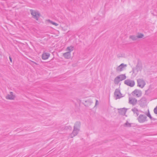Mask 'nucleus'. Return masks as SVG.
I'll list each match as a JSON object with an SVG mask.
<instances>
[{
	"mask_svg": "<svg viewBox=\"0 0 157 157\" xmlns=\"http://www.w3.org/2000/svg\"><path fill=\"white\" fill-rule=\"evenodd\" d=\"M85 103H83L84 105L86 107H88L91 104L93 103L92 101L90 99H89L85 101Z\"/></svg>",
	"mask_w": 157,
	"mask_h": 157,
	"instance_id": "obj_16",
	"label": "nucleus"
},
{
	"mask_svg": "<svg viewBox=\"0 0 157 157\" xmlns=\"http://www.w3.org/2000/svg\"><path fill=\"white\" fill-rule=\"evenodd\" d=\"M9 59H10V61L11 62H12V58H11V57L10 56H9Z\"/></svg>",
	"mask_w": 157,
	"mask_h": 157,
	"instance_id": "obj_31",
	"label": "nucleus"
},
{
	"mask_svg": "<svg viewBox=\"0 0 157 157\" xmlns=\"http://www.w3.org/2000/svg\"><path fill=\"white\" fill-rule=\"evenodd\" d=\"M127 64H125L123 63H121L116 68V70L117 71L119 72L123 71L127 67Z\"/></svg>",
	"mask_w": 157,
	"mask_h": 157,
	"instance_id": "obj_5",
	"label": "nucleus"
},
{
	"mask_svg": "<svg viewBox=\"0 0 157 157\" xmlns=\"http://www.w3.org/2000/svg\"><path fill=\"white\" fill-rule=\"evenodd\" d=\"M139 105L141 107H145L147 105V100L145 97H143L138 101Z\"/></svg>",
	"mask_w": 157,
	"mask_h": 157,
	"instance_id": "obj_2",
	"label": "nucleus"
},
{
	"mask_svg": "<svg viewBox=\"0 0 157 157\" xmlns=\"http://www.w3.org/2000/svg\"><path fill=\"white\" fill-rule=\"evenodd\" d=\"M123 126L124 127H131V124L129 123L128 121H127L124 124Z\"/></svg>",
	"mask_w": 157,
	"mask_h": 157,
	"instance_id": "obj_22",
	"label": "nucleus"
},
{
	"mask_svg": "<svg viewBox=\"0 0 157 157\" xmlns=\"http://www.w3.org/2000/svg\"><path fill=\"white\" fill-rule=\"evenodd\" d=\"M132 111L133 112L134 114H136L137 116H138L139 115V111L137 108L134 107L133 109H132Z\"/></svg>",
	"mask_w": 157,
	"mask_h": 157,
	"instance_id": "obj_19",
	"label": "nucleus"
},
{
	"mask_svg": "<svg viewBox=\"0 0 157 157\" xmlns=\"http://www.w3.org/2000/svg\"><path fill=\"white\" fill-rule=\"evenodd\" d=\"M80 130H77L75 128H74L73 131L71 134V138H73L75 136H76L78 133V132Z\"/></svg>",
	"mask_w": 157,
	"mask_h": 157,
	"instance_id": "obj_14",
	"label": "nucleus"
},
{
	"mask_svg": "<svg viewBox=\"0 0 157 157\" xmlns=\"http://www.w3.org/2000/svg\"><path fill=\"white\" fill-rule=\"evenodd\" d=\"M147 117L144 115L140 114L137 118L140 123H143L146 121Z\"/></svg>",
	"mask_w": 157,
	"mask_h": 157,
	"instance_id": "obj_6",
	"label": "nucleus"
},
{
	"mask_svg": "<svg viewBox=\"0 0 157 157\" xmlns=\"http://www.w3.org/2000/svg\"><path fill=\"white\" fill-rule=\"evenodd\" d=\"M147 91H148V90H146V92Z\"/></svg>",
	"mask_w": 157,
	"mask_h": 157,
	"instance_id": "obj_32",
	"label": "nucleus"
},
{
	"mask_svg": "<svg viewBox=\"0 0 157 157\" xmlns=\"http://www.w3.org/2000/svg\"><path fill=\"white\" fill-rule=\"evenodd\" d=\"M140 63V61L139 59H138V63L136 65L135 68L136 69V71L137 72L138 71H141L142 69V66L141 63Z\"/></svg>",
	"mask_w": 157,
	"mask_h": 157,
	"instance_id": "obj_9",
	"label": "nucleus"
},
{
	"mask_svg": "<svg viewBox=\"0 0 157 157\" xmlns=\"http://www.w3.org/2000/svg\"><path fill=\"white\" fill-rule=\"evenodd\" d=\"M13 92H10V94H8L6 96V98L7 99L13 100L15 98V96L13 94Z\"/></svg>",
	"mask_w": 157,
	"mask_h": 157,
	"instance_id": "obj_11",
	"label": "nucleus"
},
{
	"mask_svg": "<svg viewBox=\"0 0 157 157\" xmlns=\"http://www.w3.org/2000/svg\"><path fill=\"white\" fill-rule=\"evenodd\" d=\"M71 0V1H72V0Z\"/></svg>",
	"mask_w": 157,
	"mask_h": 157,
	"instance_id": "obj_33",
	"label": "nucleus"
},
{
	"mask_svg": "<svg viewBox=\"0 0 157 157\" xmlns=\"http://www.w3.org/2000/svg\"><path fill=\"white\" fill-rule=\"evenodd\" d=\"M81 126V123L79 121L76 122L74 124V128L80 130V128Z\"/></svg>",
	"mask_w": 157,
	"mask_h": 157,
	"instance_id": "obj_13",
	"label": "nucleus"
},
{
	"mask_svg": "<svg viewBox=\"0 0 157 157\" xmlns=\"http://www.w3.org/2000/svg\"><path fill=\"white\" fill-rule=\"evenodd\" d=\"M114 95L116 98V99L120 98L123 97L122 94L121 93L120 90L118 89H117L115 90L114 93Z\"/></svg>",
	"mask_w": 157,
	"mask_h": 157,
	"instance_id": "obj_3",
	"label": "nucleus"
},
{
	"mask_svg": "<svg viewBox=\"0 0 157 157\" xmlns=\"http://www.w3.org/2000/svg\"><path fill=\"white\" fill-rule=\"evenodd\" d=\"M129 38L133 40H136L137 39V36L132 35L129 36Z\"/></svg>",
	"mask_w": 157,
	"mask_h": 157,
	"instance_id": "obj_24",
	"label": "nucleus"
},
{
	"mask_svg": "<svg viewBox=\"0 0 157 157\" xmlns=\"http://www.w3.org/2000/svg\"><path fill=\"white\" fill-rule=\"evenodd\" d=\"M74 47L73 46H70L68 47L67 48V49L69 51L68 52H70V53L74 50Z\"/></svg>",
	"mask_w": 157,
	"mask_h": 157,
	"instance_id": "obj_23",
	"label": "nucleus"
},
{
	"mask_svg": "<svg viewBox=\"0 0 157 157\" xmlns=\"http://www.w3.org/2000/svg\"><path fill=\"white\" fill-rule=\"evenodd\" d=\"M135 70H136V69L135 68H133L132 69V72L133 73H134V71Z\"/></svg>",
	"mask_w": 157,
	"mask_h": 157,
	"instance_id": "obj_30",
	"label": "nucleus"
},
{
	"mask_svg": "<svg viewBox=\"0 0 157 157\" xmlns=\"http://www.w3.org/2000/svg\"><path fill=\"white\" fill-rule=\"evenodd\" d=\"M117 76L121 81L125 79L126 78V77L125 74H121L118 75Z\"/></svg>",
	"mask_w": 157,
	"mask_h": 157,
	"instance_id": "obj_18",
	"label": "nucleus"
},
{
	"mask_svg": "<svg viewBox=\"0 0 157 157\" xmlns=\"http://www.w3.org/2000/svg\"><path fill=\"white\" fill-rule=\"evenodd\" d=\"M120 81H121L117 76L115 78L114 80V83L117 85H118Z\"/></svg>",
	"mask_w": 157,
	"mask_h": 157,
	"instance_id": "obj_20",
	"label": "nucleus"
},
{
	"mask_svg": "<svg viewBox=\"0 0 157 157\" xmlns=\"http://www.w3.org/2000/svg\"><path fill=\"white\" fill-rule=\"evenodd\" d=\"M30 11L32 17L36 20H38L40 16V13L38 11H36L33 10H30Z\"/></svg>",
	"mask_w": 157,
	"mask_h": 157,
	"instance_id": "obj_1",
	"label": "nucleus"
},
{
	"mask_svg": "<svg viewBox=\"0 0 157 157\" xmlns=\"http://www.w3.org/2000/svg\"><path fill=\"white\" fill-rule=\"evenodd\" d=\"M62 129L63 130H71L72 129V127L70 126H64L63 127Z\"/></svg>",
	"mask_w": 157,
	"mask_h": 157,
	"instance_id": "obj_21",
	"label": "nucleus"
},
{
	"mask_svg": "<svg viewBox=\"0 0 157 157\" xmlns=\"http://www.w3.org/2000/svg\"><path fill=\"white\" fill-rule=\"evenodd\" d=\"M63 56L66 59H69L71 58V54L70 52H67L63 54Z\"/></svg>",
	"mask_w": 157,
	"mask_h": 157,
	"instance_id": "obj_17",
	"label": "nucleus"
},
{
	"mask_svg": "<svg viewBox=\"0 0 157 157\" xmlns=\"http://www.w3.org/2000/svg\"><path fill=\"white\" fill-rule=\"evenodd\" d=\"M118 113L119 114L124 115L127 111V109L125 108H123L120 109H118Z\"/></svg>",
	"mask_w": 157,
	"mask_h": 157,
	"instance_id": "obj_12",
	"label": "nucleus"
},
{
	"mask_svg": "<svg viewBox=\"0 0 157 157\" xmlns=\"http://www.w3.org/2000/svg\"><path fill=\"white\" fill-rule=\"evenodd\" d=\"M98 104V101L97 100H96V103H95V106L97 105Z\"/></svg>",
	"mask_w": 157,
	"mask_h": 157,
	"instance_id": "obj_29",
	"label": "nucleus"
},
{
	"mask_svg": "<svg viewBox=\"0 0 157 157\" xmlns=\"http://www.w3.org/2000/svg\"><path fill=\"white\" fill-rule=\"evenodd\" d=\"M125 84L131 87H133L135 84V82L133 80L130 79H127L124 81Z\"/></svg>",
	"mask_w": 157,
	"mask_h": 157,
	"instance_id": "obj_4",
	"label": "nucleus"
},
{
	"mask_svg": "<svg viewBox=\"0 0 157 157\" xmlns=\"http://www.w3.org/2000/svg\"><path fill=\"white\" fill-rule=\"evenodd\" d=\"M137 86L139 87L143 88L145 85V82L142 79H139L137 80Z\"/></svg>",
	"mask_w": 157,
	"mask_h": 157,
	"instance_id": "obj_7",
	"label": "nucleus"
},
{
	"mask_svg": "<svg viewBox=\"0 0 157 157\" xmlns=\"http://www.w3.org/2000/svg\"><path fill=\"white\" fill-rule=\"evenodd\" d=\"M132 94L133 96L136 95L137 97H139L141 96L142 92L140 90L136 89L132 92Z\"/></svg>",
	"mask_w": 157,
	"mask_h": 157,
	"instance_id": "obj_8",
	"label": "nucleus"
},
{
	"mask_svg": "<svg viewBox=\"0 0 157 157\" xmlns=\"http://www.w3.org/2000/svg\"><path fill=\"white\" fill-rule=\"evenodd\" d=\"M50 56V54L49 53H43L42 55V59H43L45 60L48 59Z\"/></svg>",
	"mask_w": 157,
	"mask_h": 157,
	"instance_id": "obj_15",
	"label": "nucleus"
},
{
	"mask_svg": "<svg viewBox=\"0 0 157 157\" xmlns=\"http://www.w3.org/2000/svg\"><path fill=\"white\" fill-rule=\"evenodd\" d=\"M144 35L141 33H138V35L137 36V38H143L144 36Z\"/></svg>",
	"mask_w": 157,
	"mask_h": 157,
	"instance_id": "obj_26",
	"label": "nucleus"
},
{
	"mask_svg": "<svg viewBox=\"0 0 157 157\" xmlns=\"http://www.w3.org/2000/svg\"><path fill=\"white\" fill-rule=\"evenodd\" d=\"M47 21L48 22L51 23L52 24L55 25L56 26H57L58 25V24H57V23H55V22L51 21L50 20H49V19Z\"/></svg>",
	"mask_w": 157,
	"mask_h": 157,
	"instance_id": "obj_27",
	"label": "nucleus"
},
{
	"mask_svg": "<svg viewBox=\"0 0 157 157\" xmlns=\"http://www.w3.org/2000/svg\"><path fill=\"white\" fill-rule=\"evenodd\" d=\"M137 102V99L135 98H129V103L132 104L133 105H135Z\"/></svg>",
	"mask_w": 157,
	"mask_h": 157,
	"instance_id": "obj_10",
	"label": "nucleus"
},
{
	"mask_svg": "<svg viewBox=\"0 0 157 157\" xmlns=\"http://www.w3.org/2000/svg\"><path fill=\"white\" fill-rule=\"evenodd\" d=\"M147 116L149 117V118L151 120H155V119L154 118H153L151 116L150 112H149V110H148V113L146 114Z\"/></svg>",
	"mask_w": 157,
	"mask_h": 157,
	"instance_id": "obj_25",
	"label": "nucleus"
},
{
	"mask_svg": "<svg viewBox=\"0 0 157 157\" xmlns=\"http://www.w3.org/2000/svg\"><path fill=\"white\" fill-rule=\"evenodd\" d=\"M154 112L155 114H157V106L155 108L154 110Z\"/></svg>",
	"mask_w": 157,
	"mask_h": 157,
	"instance_id": "obj_28",
	"label": "nucleus"
}]
</instances>
